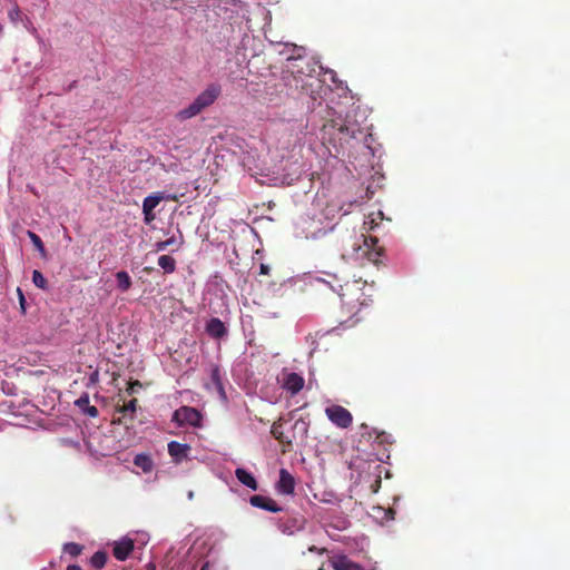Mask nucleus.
<instances>
[{"mask_svg":"<svg viewBox=\"0 0 570 570\" xmlns=\"http://www.w3.org/2000/svg\"><path fill=\"white\" fill-rule=\"evenodd\" d=\"M158 265L167 274H171L176 271V259L174 257H171L170 255H161L158 258Z\"/></svg>","mask_w":570,"mask_h":570,"instance_id":"obj_18","label":"nucleus"},{"mask_svg":"<svg viewBox=\"0 0 570 570\" xmlns=\"http://www.w3.org/2000/svg\"><path fill=\"white\" fill-rule=\"evenodd\" d=\"M318 570H324V569H322V568H321V569H318Z\"/></svg>","mask_w":570,"mask_h":570,"instance_id":"obj_38","label":"nucleus"},{"mask_svg":"<svg viewBox=\"0 0 570 570\" xmlns=\"http://www.w3.org/2000/svg\"><path fill=\"white\" fill-rule=\"evenodd\" d=\"M18 293H19V295H20L21 304H23V302H24V296H23L22 292L20 291V288H18Z\"/></svg>","mask_w":570,"mask_h":570,"instance_id":"obj_36","label":"nucleus"},{"mask_svg":"<svg viewBox=\"0 0 570 570\" xmlns=\"http://www.w3.org/2000/svg\"><path fill=\"white\" fill-rule=\"evenodd\" d=\"M163 199L164 197L160 193L147 196L142 202V210H154Z\"/></svg>","mask_w":570,"mask_h":570,"instance_id":"obj_19","label":"nucleus"},{"mask_svg":"<svg viewBox=\"0 0 570 570\" xmlns=\"http://www.w3.org/2000/svg\"><path fill=\"white\" fill-rule=\"evenodd\" d=\"M220 94L222 86L219 83H209L188 107L178 111V119L186 120L199 115L205 108L212 106Z\"/></svg>","mask_w":570,"mask_h":570,"instance_id":"obj_1","label":"nucleus"},{"mask_svg":"<svg viewBox=\"0 0 570 570\" xmlns=\"http://www.w3.org/2000/svg\"><path fill=\"white\" fill-rule=\"evenodd\" d=\"M381 485V479L380 476H377V479L375 480L374 484L372 485V489H373V492H377L379 488Z\"/></svg>","mask_w":570,"mask_h":570,"instance_id":"obj_30","label":"nucleus"},{"mask_svg":"<svg viewBox=\"0 0 570 570\" xmlns=\"http://www.w3.org/2000/svg\"><path fill=\"white\" fill-rule=\"evenodd\" d=\"M116 281L118 288L121 289L122 292L128 291L131 286V278L129 274L125 271H120L116 274Z\"/></svg>","mask_w":570,"mask_h":570,"instance_id":"obj_21","label":"nucleus"},{"mask_svg":"<svg viewBox=\"0 0 570 570\" xmlns=\"http://www.w3.org/2000/svg\"><path fill=\"white\" fill-rule=\"evenodd\" d=\"M364 226H368V229H373L374 228V219L368 217V219L364 222Z\"/></svg>","mask_w":570,"mask_h":570,"instance_id":"obj_31","label":"nucleus"},{"mask_svg":"<svg viewBox=\"0 0 570 570\" xmlns=\"http://www.w3.org/2000/svg\"><path fill=\"white\" fill-rule=\"evenodd\" d=\"M337 570H363V567L346 557H343L334 564Z\"/></svg>","mask_w":570,"mask_h":570,"instance_id":"obj_20","label":"nucleus"},{"mask_svg":"<svg viewBox=\"0 0 570 570\" xmlns=\"http://www.w3.org/2000/svg\"><path fill=\"white\" fill-rule=\"evenodd\" d=\"M308 551H311V552H317V553H323V552L325 551V549H318V548H317V547H315V546H311V547L308 548Z\"/></svg>","mask_w":570,"mask_h":570,"instance_id":"obj_34","label":"nucleus"},{"mask_svg":"<svg viewBox=\"0 0 570 570\" xmlns=\"http://www.w3.org/2000/svg\"><path fill=\"white\" fill-rule=\"evenodd\" d=\"M171 421L177 424V426H193V428H200L203 415L202 413L191 406H180L173 413Z\"/></svg>","mask_w":570,"mask_h":570,"instance_id":"obj_3","label":"nucleus"},{"mask_svg":"<svg viewBox=\"0 0 570 570\" xmlns=\"http://www.w3.org/2000/svg\"><path fill=\"white\" fill-rule=\"evenodd\" d=\"M134 540L127 537L114 542L112 554L119 561H125L134 551Z\"/></svg>","mask_w":570,"mask_h":570,"instance_id":"obj_6","label":"nucleus"},{"mask_svg":"<svg viewBox=\"0 0 570 570\" xmlns=\"http://www.w3.org/2000/svg\"><path fill=\"white\" fill-rule=\"evenodd\" d=\"M107 562V553L104 551H97L90 558V563L96 569H101Z\"/></svg>","mask_w":570,"mask_h":570,"instance_id":"obj_22","label":"nucleus"},{"mask_svg":"<svg viewBox=\"0 0 570 570\" xmlns=\"http://www.w3.org/2000/svg\"><path fill=\"white\" fill-rule=\"evenodd\" d=\"M137 410V400L132 399L128 402L124 401L122 405L117 404L116 412L120 413L121 416L117 420L119 423H126L124 420L129 416L130 420L134 419V415Z\"/></svg>","mask_w":570,"mask_h":570,"instance_id":"obj_13","label":"nucleus"},{"mask_svg":"<svg viewBox=\"0 0 570 570\" xmlns=\"http://www.w3.org/2000/svg\"><path fill=\"white\" fill-rule=\"evenodd\" d=\"M208 569V563H205L200 570H207Z\"/></svg>","mask_w":570,"mask_h":570,"instance_id":"obj_37","label":"nucleus"},{"mask_svg":"<svg viewBox=\"0 0 570 570\" xmlns=\"http://www.w3.org/2000/svg\"><path fill=\"white\" fill-rule=\"evenodd\" d=\"M287 69L293 76H305L311 78L315 72L314 65L309 62V60L305 57H291L288 58Z\"/></svg>","mask_w":570,"mask_h":570,"instance_id":"obj_5","label":"nucleus"},{"mask_svg":"<svg viewBox=\"0 0 570 570\" xmlns=\"http://www.w3.org/2000/svg\"><path fill=\"white\" fill-rule=\"evenodd\" d=\"M272 435L281 443H284V433L281 430V423L275 422L271 430Z\"/></svg>","mask_w":570,"mask_h":570,"instance_id":"obj_26","label":"nucleus"},{"mask_svg":"<svg viewBox=\"0 0 570 570\" xmlns=\"http://www.w3.org/2000/svg\"><path fill=\"white\" fill-rule=\"evenodd\" d=\"M145 216V223L149 224L155 219L154 210H142Z\"/></svg>","mask_w":570,"mask_h":570,"instance_id":"obj_29","label":"nucleus"},{"mask_svg":"<svg viewBox=\"0 0 570 570\" xmlns=\"http://www.w3.org/2000/svg\"><path fill=\"white\" fill-rule=\"evenodd\" d=\"M259 269H261V274H263V275H267L269 273L268 265L262 264Z\"/></svg>","mask_w":570,"mask_h":570,"instance_id":"obj_32","label":"nucleus"},{"mask_svg":"<svg viewBox=\"0 0 570 570\" xmlns=\"http://www.w3.org/2000/svg\"><path fill=\"white\" fill-rule=\"evenodd\" d=\"M75 403L78 407H80L89 416L96 417L98 415L97 407L89 404L88 395H83V396L79 397Z\"/></svg>","mask_w":570,"mask_h":570,"instance_id":"obj_16","label":"nucleus"},{"mask_svg":"<svg viewBox=\"0 0 570 570\" xmlns=\"http://www.w3.org/2000/svg\"><path fill=\"white\" fill-rule=\"evenodd\" d=\"M366 282L358 278L346 281L344 284L338 283L337 286H332V288L338 294L343 304L355 307L356 304H364L363 288Z\"/></svg>","mask_w":570,"mask_h":570,"instance_id":"obj_2","label":"nucleus"},{"mask_svg":"<svg viewBox=\"0 0 570 570\" xmlns=\"http://www.w3.org/2000/svg\"><path fill=\"white\" fill-rule=\"evenodd\" d=\"M327 419L337 428L347 429L353 423V415L342 405H331L325 409Z\"/></svg>","mask_w":570,"mask_h":570,"instance_id":"obj_4","label":"nucleus"},{"mask_svg":"<svg viewBox=\"0 0 570 570\" xmlns=\"http://www.w3.org/2000/svg\"><path fill=\"white\" fill-rule=\"evenodd\" d=\"M134 464L146 473L150 472L154 468V462L148 454L144 453L137 454L134 458Z\"/></svg>","mask_w":570,"mask_h":570,"instance_id":"obj_15","label":"nucleus"},{"mask_svg":"<svg viewBox=\"0 0 570 570\" xmlns=\"http://www.w3.org/2000/svg\"><path fill=\"white\" fill-rule=\"evenodd\" d=\"M235 476L245 487H247L254 491H256L258 489V483H257L256 479L247 470L242 469V468L236 469Z\"/></svg>","mask_w":570,"mask_h":570,"instance_id":"obj_14","label":"nucleus"},{"mask_svg":"<svg viewBox=\"0 0 570 570\" xmlns=\"http://www.w3.org/2000/svg\"><path fill=\"white\" fill-rule=\"evenodd\" d=\"M304 377L297 373H284L282 379V387L292 395L297 394L304 387Z\"/></svg>","mask_w":570,"mask_h":570,"instance_id":"obj_7","label":"nucleus"},{"mask_svg":"<svg viewBox=\"0 0 570 570\" xmlns=\"http://www.w3.org/2000/svg\"><path fill=\"white\" fill-rule=\"evenodd\" d=\"M32 282L37 287H39L41 289H46L48 286V282H47L46 277L42 275L41 272H39L37 269H35L32 273Z\"/></svg>","mask_w":570,"mask_h":570,"instance_id":"obj_24","label":"nucleus"},{"mask_svg":"<svg viewBox=\"0 0 570 570\" xmlns=\"http://www.w3.org/2000/svg\"><path fill=\"white\" fill-rule=\"evenodd\" d=\"M249 503L255 508H259V509L273 512V513L281 512L283 510V508L279 507L275 502V500H273L269 497H264V495H259V494L250 497Z\"/></svg>","mask_w":570,"mask_h":570,"instance_id":"obj_8","label":"nucleus"},{"mask_svg":"<svg viewBox=\"0 0 570 570\" xmlns=\"http://www.w3.org/2000/svg\"><path fill=\"white\" fill-rule=\"evenodd\" d=\"M206 332L210 337L217 340L227 334V328L219 318L213 317L206 324Z\"/></svg>","mask_w":570,"mask_h":570,"instance_id":"obj_12","label":"nucleus"},{"mask_svg":"<svg viewBox=\"0 0 570 570\" xmlns=\"http://www.w3.org/2000/svg\"><path fill=\"white\" fill-rule=\"evenodd\" d=\"M62 550L65 553L75 558V557H78L79 554H81L83 547L76 542H68V543L63 544Z\"/></svg>","mask_w":570,"mask_h":570,"instance_id":"obj_23","label":"nucleus"},{"mask_svg":"<svg viewBox=\"0 0 570 570\" xmlns=\"http://www.w3.org/2000/svg\"><path fill=\"white\" fill-rule=\"evenodd\" d=\"M67 570H82L81 567L77 566V564H70L67 567Z\"/></svg>","mask_w":570,"mask_h":570,"instance_id":"obj_35","label":"nucleus"},{"mask_svg":"<svg viewBox=\"0 0 570 570\" xmlns=\"http://www.w3.org/2000/svg\"><path fill=\"white\" fill-rule=\"evenodd\" d=\"M364 237V245L367 248L366 255L370 261H372L374 264H379L380 256L382 255L383 248L377 247L379 239L376 237L372 236H363Z\"/></svg>","mask_w":570,"mask_h":570,"instance_id":"obj_11","label":"nucleus"},{"mask_svg":"<svg viewBox=\"0 0 570 570\" xmlns=\"http://www.w3.org/2000/svg\"><path fill=\"white\" fill-rule=\"evenodd\" d=\"M190 446L186 443H179L177 441H170L168 443V453L175 463H180L188 458Z\"/></svg>","mask_w":570,"mask_h":570,"instance_id":"obj_10","label":"nucleus"},{"mask_svg":"<svg viewBox=\"0 0 570 570\" xmlns=\"http://www.w3.org/2000/svg\"><path fill=\"white\" fill-rule=\"evenodd\" d=\"M184 243V239H183V234L179 232V240L176 238L175 235H173L170 238L166 239V240H161V242H157L155 244V252H164L166 250L169 246L174 245V244H177L178 246H181Z\"/></svg>","mask_w":570,"mask_h":570,"instance_id":"obj_17","label":"nucleus"},{"mask_svg":"<svg viewBox=\"0 0 570 570\" xmlns=\"http://www.w3.org/2000/svg\"><path fill=\"white\" fill-rule=\"evenodd\" d=\"M135 386L140 387L141 386L140 382L139 381H135L134 383H130L129 389H128V393L129 394L132 393V387H135Z\"/></svg>","mask_w":570,"mask_h":570,"instance_id":"obj_33","label":"nucleus"},{"mask_svg":"<svg viewBox=\"0 0 570 570\" xmlns=\"http://www.w3.org/2000/svg\"><path fill=\"white\" fill-rule=\"evenodd\" d=\"M212 380L214 383H216L217 385H219V389L223 390L222 387V383H220V374H219V370L218 367H215L213 371H212Z\"/></svg>","mask_w":570,"mask_h":570,"instance_id":"obj_28","label":"nucleus"},{"mask_svg":"<svg viewBox=\"0 0 570 570\" xmlns=\"http://www.w3.org/2000/svg\"><path fill=\"white\" fill-rule=\"evenodd\" d=\"M338 130L342 132V134H346L347 136L350 137H355L356 136V129L353 128V127H350L347 125H341L338 127Z\"/></svg>","mask_w":570,"mask_h":570,"instance_id":"obj_27","label":"nucleus"},{"mask_svg":"<svg viewBox=\"0 0 570 570\" xmlns=\"http://www.w3.org/2000/svg\"><path fill=\"white\" fill-rule=\"evenodd\" d=\"M276 489L282 494L289 495L294 493L295 479L286 469H281Z\"/></svg>","mask_w":570,"mask_h":570,"instance_id":"obj_9","label":"nucleus"},{"mask_svg":"<svg viewBox=\"0 0 570 570\" xmlns=\"http://www.w3.org/2000/svg\"><path fill=\"white\" fill-rule=\"evenodd\" d=\"M28 237L30 238L31 243L33 244V246L41 253V254H45L46 249H45V245H43V242L42 239L33 232L31 230H28Z\"/></svg>","mask_w":570,"mask_h":570,"instance_id":"obj_25","label":"nucleus"}]
</instances>
